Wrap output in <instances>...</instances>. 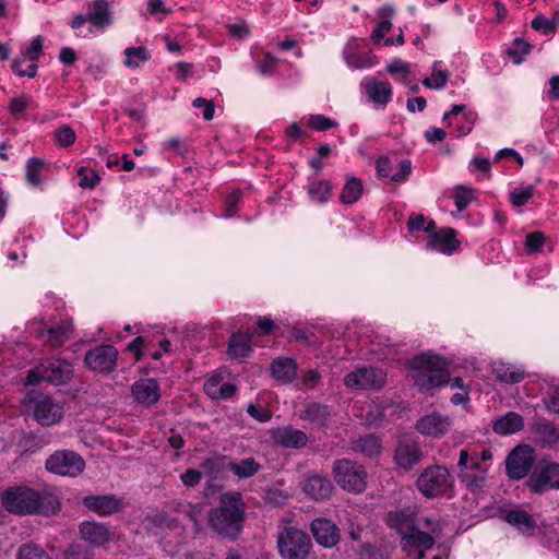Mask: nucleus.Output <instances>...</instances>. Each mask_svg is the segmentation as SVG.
<instances>
[{
  "mask_svg": "<svg viewBox=\"0 0 559 559\" xmlns=\"http://www.w3.org/2000/svg\"><path fill=\"white\" fill-rule=\"evenodd\" d=\"M2 507L15 515H53L61 509L58 497L46 489L29 486H10L1 493Z\"/></svg>",
  "mask_w": 559,
  "mask_h": 559,
  "instance_id": "nucleus-1",
  "label": "nucleus"
},
{
  "mask_svg": "<svg viewBox=\"0 0 559 559\" xmlns=\"http://www.w3.org/2000/svg\"><path fill=\"white\" fill-rule=\"evenodd\" d=\"M246 506L240 492L224 493L209 513V524L223 538L236 539L243 530Z\"/></svg>",
  "mask_w": 559,
  "mask_h": 559,
  "instance_id": "nucleus-2",
  "label": "nucleus"
},
{
  "mask_svg": "<svg viewBox=\"0 0 559 559\" xmlns=\"http://www.w3.org/2000/svg\"><path fill=\"white\" fill-rule=\"evenodd\" d=\"M408 366L414 371V384L421 392L443 386L449 382L448 364L439 355L431 353L417 355L409 360Z\"/></svg>",
  "mask_w": 559,
  "mask_h": 559,
  "instance_id": "nucleus-3",
  "label": "nucleus"
},
{
  "mask_svg": "<svg viewBox=\"0 0 559 559\" xmlns=\"http://www.w3.org/2000/svg\"><path fill=\"white\" fill-rule=\"evenodd\" d=\"M277 548L283 559H307L312 548V543L304 531L286 526L278 532Z\"/></svg>",
  "mask_w": 559,
  "mask_h": 559,
  "instance_id": "nucleus-4",
  "label": "nucleus"
},
{
  "mask_svg": "<svg viewBox=\"0 0 559 559\" xmlns=\"http://www.w3.org/2000/svg\"><path fill=\"white\" fill-rule=\"evenodd\" d=\"M418 490L427 498L445 495L453 485V477L443 465H431L423 471L417 479Z\"/></svg>",
  "mask_w": 559,
  "mask_h": 559,
  "instance_id": "nucleus-5",
  "label": "nucleus"
},
{
  "mask_svg": "<svg viewBox=\"0 0 559 559\" xmlns=\"http://www.w3.org/2000/svg\"><path fill=\"white\" fill-rule=\"evenodd\" d=\"M333 474L336 483L348 492L360 493L367 487V472L364 466L342 459L333 463Z\"/></svg>",
  "mask_w": 559,
  "mask_h": 559,
  "instance_id": "nucleus-6",
  "label": "nucleus"
},
{
  "mask_svg": "<svg viewBox=\"0 0 559 559\" xmlns=\"http://www.w3.org/2000/svg\"><path fill=\"white\" fill-rule=\"evenodd\" d=\"M45 467L49 473L56 475L76 477L83 473L85 462L80 454L72 450H57L47 457Z\"/></svg>",
  "mask_w": 559,
  "mask_h": 559,
  "instance_id": "nucleus-7",
  "label": "nucleus"
},
{
  "mask_svg": "<svg viewBox=\"0 0 559 559\" xmlns=\"http://www.w3.org/2000/svg\"><path fill=\"white\" fill-rule=\"evenodd\" d=\"M72 332V321L69 318L51 319L48 322L40 321L35 330V336L52 349L61 347Z\"/></svg>",
  "mask_w": 559,
  "mask_h": 559,
  "instance_id": "nucleus-8",
  "label": "nucleus"
},
{
  "mask_svg": "<svg viewBox=\"0 0 559 559\" xmlns=\"http://www.w3.org/2000/svg\"><path fill=\"white\" fill-rule=\"evenodd\" d=\"M536 461L535 450L527 444L516 445L506 459V473L512 480H520L531 475Z\"/></svg>",
  "mask_w": 559,
  "mask_h": 559,
  "instance_id": "nucleus-9",
  "label": "nucleus"
},
{
  "mask_svg": "<svg viewBox=\"0 0 559 559\" xmlns=\"http://www.w3.org/2000/svg\"><path fill=\"white\" fill-rule=\"evenodd\" d=\"M526 486L533 493L559 489V463L540 461L528 476Z\"/></svg>",
  "mask_w": 559,
  "mask_h": 559,
  "instance_id": "nucleus-10",
  "label": "nucleus"
},
{
  "mask_svg": "<svg viewBox=\"0 0 559 559\" xmlns=\"http://www.w3.org/2000/svg\"><path fill=\"white\" fill-rule=\"evenodd\" d=\"M119 352L110 344H100L85 353V366L100 374H109L117 369Z\"/></svg>",
  "mask_w": 559,
  "mask_h": 559,
  "instance_id": "nucleus-11",
  "label": "nucleus"
},
{
  "mask_svg": "<svg viewBox=\"0 0 559 559\" xmlns=\"http://www.w3.org/2000/svg\"><path fill=\"white\" fill-rule=\"evenodd\" d=\"M386 380V374L381 368L361 367L348 372L344 378V384L350 389L380 390Z\"/></svg>",
  "mask_w": 559,
  "mask_h": 559,
  "instance_id": "nucleus-12",
  "label": "nucleus"
},
{
  "mask_svg": "<svg viewBox=\"0 0 559 559\" xmlns=\"http://www.w3.org/2000/svg\"><path fill=\"white\" fill-rule=\"evenodd\" d=\"M39 369H43V377L45 381L53 385H63L71 381L74 374L72 365L61 358L50 357L39 365Z\"/></svg>",
  "mask_w": 559,
  "mask_h": 559,
  "instance_id": "nucleus-13",
  "label": "nucleus"
},
{
  "mask_svg": "<svg viewBox=\"0 0 559 559\" xmlns=\"http://www.w3.org/2000/svg\"><path fill=\"white\" fill-rule=\"evenodd\" d=\"M63 413V406L48 395H40L34 402V417L43 426L59 424Z\"/></svg>",
  "mask_w": 559,
  "mask_h": 559,
  "instance_id": "nucleus-14",
  "label": "nucleus"
},
{
  "mask_svg": "<svg viewBox=\"0 0 559 559\" xmlns=\"http://www.w3.org/2000/svg\"><path fill=\"white\" fill-rule=\"evenodd\" d=\"M423 455V451L417 441L411 438H402L395 447L393 459L400 468L409 471L415 465L419 464Z\"/></svg>",
  "mask_w": 559,
  "mask_h": 559,
  "instance_id": "nucleus-15",
  "label": "nucleus"
},
{
  "mask_svg": "<svg viewBox=\"0 0 559 559\" xmlns=\"http://www.w3.org/2000/svg\"><path fill=\"white\" fill-rule=\"evenodd\" d=\"M79 533L84 542L97 548L105 546L114 537V531L108 524L95 520L80 523Z\"/></svg>",
  "mask_w": 559,
  "mask_h": 559,
  "instance_id": "nucleus-16",
  "label": "nucleus"
},
{
  "mask_svg": "<svg viewBox=\"0 0 559 559\" xmlns=\"http://www.w3.org/2000/svg\"><path fill=\"white\" fill-rule=\"evenodd\" d=\"M82 504L99 516H109L123 509L122 498L116 495H90L83 498Z\"/></svg>",
  "mask_w": 559,
  "mask_h": 559,
  "instance_id": "nucleus-17",
  "label": "nucleus"
},
{
  "mask_svg": "<svg viewBox=\"0 0 559 559\" xmlns=\"http://www.w3.org/2000/svg\"><path fill=\"white\" fill-rule=\"evenodd\" d=\"M451 426V417L436 412L420 417L416 423V429L421 435L432 438H440L447 435Z\"/></svg>",
  "mask_w": 559,
  "mask_h": 559,
  "instance_id": "nucleus-18",
  "label": "nucleus"
},
{
  "mask_svg": "<svg viewBox=\"0 0 559 559\" xmlns=\"http://www.w3.org/2000/svg\"><path fill=\"white\" fill-rule=\"evenodd\" d=\"M457 231L452 227L433 230L428 236L427 248L440 251L443 254H452L461 247V241L456 238Z\"/></svg>",
  "mask_w": 559,
  "mask_h": 559,
  "instance_id": "nucleus-19",
  "label": "nucleus"
},
{
  "mask_svg": "<svg viewBox=\"0 0 559 559\" xmlns=\"http://www.w3.org/2000/svg\"><path fill=\"white\" fill-rule=\"evenodd\" d=\"M271 438L276 445L287 449H302L309 441L306 432L293 426L272 430Z\"/></svg>",
  "mask_w": 559,
  "mask_h": 559,
  "instance_id": "nucleus-20",
  "label": "nucleus"
},
{
  "mask_svg": "<svg viewBox=\"0 0 559 559\" xmlns=\"http://www.w3.org/2000/svg\"><path fill=\"white\" fill-rule=\"evenodd\" d=\"M134 400L146 407L156 404L160 397L159 383L153 378H145L135 381L131 386Z\"/></svg>",
  "mask_w": 559,
  "mask_h": 559,
  "instance_id": "nucleus-21",
  "label": "nucleus"
},
{
  "mask_svg": "<svg viewBox=\"0 0 559 559\" xmlns=\"http://www.w3.org/2000/svg\"><path fill=\"white\" fill-rule=\"evenodd\" d=\"M311 532L316 542L323 547H333L340 540L338 527L329 519L318 518L311 523Z\"/></svg>",
  "mask_w": 559,
  "mask_h": 559,
  "instance_id": "nucleus-22",
  "label": "nucleus"
},
{
  "mask_svg": "<svg viewBox=\"0 0 559 559\" xmlns=\"http://www.w3.org/2000/svg\"><path fill=\"white\" fill-rule=\"evenodd\" d=\"M331 406L320 402L307 403L299 414L301 420L308 421L313 428H325L331 419Z\"/></svg>",
  "mask_w": 559,
  "mask_h": 559,
  "instance_id": "nucleus-23",
  "label": "nucleus"
},
{
  "mask_svg": "<svg viewBox=\"0 0 559 559\" xmlns=\"http://www.w3.org/2000/svg\"><path fill=\"white\" fill-rule=\"evenodd\" d=\"M334 486L328 476L310 474L305 481L304 491L316 501H322L331 497Z\"/></svg>",
  "mask_w": 559,
  "mask_h": 559,
  "instance_id": "nucleus-24",
  "label": "nucleus"
},
{
  "mask_svg": "<svg viewBox=\"0 0 559 559\" xmlns=\"http://www.w3.org/2000/svg\"><path fill=\"white\" fill-rule=\"evenodd\" d=\"M435 538L427 532L420 531L417 525L401 538V548L409 557L417 549H432Z\"/></svg>",
  "mask_w": 559,
  "mask_h": 559,
  "instance_id": "nucleus-25",
  "label": "nucleus"
},
{
  "mask_svg": "<svg viewBox=\"0 0 559 559\" xmlns=\"http://www.w3.org/2000/svg\"><path fill=\"white\" fill-rule=\"evenodd\" d=\"M504 521L526 536H533L537 528L535 519L519 507L507 511Z\"/></svg>",
  "mask_w": 559,
  "mask_h": 559,
  "instance_id": "nucleus-26",
  "label": "nucleus"
},
{
  "mask_svg": "<svg viewBox=\"0 0 559 559\" xmlns=\"http://www.w3.org/2000/svg\"><path fill=\"white\" fill-rule=\"evenodd\" d=\"M386 524L402 537L416 526V515L402 509L390 511L386 515Z\"/></svg>",
  "mask_w": 559,
  "mask_h": 559,
  "instance_id": "nucleus-27",
  "label": "nucleus"
},
{
  "mask_svg": "<svg viewBox=\"0 0 559 559\" xmlns=\"http://www.w3.org/2000/svg\"><path fill=\"white\" fill-rule=\"evenodd\" d=\"M270 370L275 380L288 384L296 378L297 364L293 358L278 357L271 364Z\"/></svg>",
  "mask_w": 559,
  "mask_h": 559,
  "instance_id": "nucleus-28",
  "label": "nucleus"
},
{
  "mask_svg": "<svg viewBox=\"0 0 559 559\" xmlns=\"http://www.w3.org/2000/svg\"><path fill=\"white\" fill-rule=\"evenodd\" d=\"M492 372L497 380L507 384H516L526 377V372L522 367L503 361H495L492 364Z\"/></svg>",
  "mask_w": 559,
  "mask_h": 559,
  "instance_id": "nucleus-29",
  "label": "nucleus"
},
{
  "mask_svg": "<svg viewBox=\"0 0 559 559\" xmlns=\"http://www.w3.org/2000/svg\"><path fill=\"white\" fill-rule=\"evenodd\" d=\"M524 427L523 417L516 412H508L492 423V430L500 436L513 435Z\"/></svg>",
  "mask_w": 559,
  "mask_h": 559,
  "instance_id": "nucleus-30",
  "label": "nucleus"
},
{
  "mask_svg": "<svg viewBox=\"0 0 559 559\" xmlns=\"http://www.w3.org/2000/svg\"><path fill=\"white\" fill-rule=\"evenodd\" d=\"M252 335L249 333H234L228 341L227 354L235 359L246 358L251 352Z\"/></svg>",
  "mask_w": 559,
  "mask_h": 559,
  "instance_id": "nucleus-31",
  "label": "nucleus"
},
{
  "mask_svg": "<svg viewBox=\"0 0 559 559\" xmlns=\"http://www.w3.org/2000/svg\"><path fill=\"white\" fill-rule=\"evenodd\" d=\"M236 385L229 382L222 383L219 376H213L204 383V392L214 400H227L236 393Z\"/></svg>",
  "mask_w": 559,
  "mask_h": 559,
  "instance_id": "nucleus-32",
  "label": "nucleus"
},
{
  "mask_svg": "<svg viewBox=\"0 0 559 559\" xmlns=\"http://www.w3.org/2000/svg\"><path fill=\"white\" fill-rule=\"evenodd\" d=\"M366 93L371 102L385 106L392 98V86L389 82L371 79L366 83Z\"/></svg>",
  "mask_w": 559,
  "mask_h": 559,
  "instance_id": "nucleus-33",
  "label": "nucleus"
},
{
  "mask_svg": "<svg viewBox=\"0 0 559 559\" xmlns=\"http://www.w3.org/2000/svg\"><path fill=\"white\" fill-rule=\"evenodd\" d=\"M534 432L539 438L543 445L557 448L559 445V431L557 427L547 419L538 420L534 424Z\"/></svg>",
  "mask_w": 559,
  "mask_h": 559,
  "instance_id": "nucleus-34",
  "label": "nucleus"
},
{
  "mask_svg": "<svg viewBox=\"0 0 559 559\" xmlns=\"http://www.w3.org/2000/svg\"><path fill=\"white\" fill-rule=\"evenodd\" d=\"M364 192L362 181L352 175H346V181L340 195V201L343 204L356 203Z\"/></svg>",
  "mask_w": 559,
  "mask_h": 559,
  "instance_id": "nucleus-35",
  "label": "nucleus"
},
{
  "mask_svg": "<svg viewBox=\"0 0 559 559\" xmlns=\"http://www.w3.org/2000/svg\"><path fill=\"white\" fill-rule=\"evenodd\" d=\"M394 14V9L392 5H383L379 9L378 15L381 19L376 26V28L371 33V39L378 44L381 39L384 38L385 34H388L392 28L391 17Z\"/></svg>",
  "mask_w": 559,
  "mask_h": 559,
  "instance_id": "nucleus-36",
  "label": "nucleus"
},
{
  "mask_svg": "<svg viewBox=\"0 0 559 559\" xmlns=\"http://www.w3.org/2000/svg\"><path fill=\"white\" fill-rule=\"evenodd\" d=\"M228 469L239 479H246L254 476L261 469V465L254 457H246L238 462H230Z\"/></svg>",
  "mask_w": 559,
  "mask_h": 559,
  "instance_id": "nucleus-37",
  "label": "nucleus"
},
{
  "mask_svg": "<svg viewBox=\"0 0 559 559\" xmlns=\"http://www.w3.org/2000/svg\"><path fill=\"white\" fill-rule=\"evenodd\" d=\"M88 22L96 27H105L111 24L109 5L106 0H96L92 11L87 13Z\"/></svg>",
  "mask_w": 559,
  "mask_h": 559,
  "instance_id": "nucleus-38",
  "label": "nucleus"
},
{
  "mask_svg": "<svg viewBox=\"0 0 559 559\" xmlns=\"http://www.w3.org/2000/svg\"><path fill=\"white\" fill-rule=\"evenodd\" d=\"M486 469H483L480 473H472L461 468V472H457V477L471 492L475 493L483 491L486 487Z\"/></svg>",
  "mask_w": 559,
  "mask_h": 559,
  "instance_id": "nucleus-39",
  "label": "nucleus"
},
{
  "mask_svg": "<svg viewBox=\"0 0 559 559\" xmlns=\"http://www.w3.org/2000/svg\"><path fill=\"white\" fill-rule=\"evenodd\" d=\"M461 468L472 472V473H480L483 469L488 471L487 466H483L479 462V454L477 451H469L467 449H462L460 451L459 461H457V472H461Z\"/></svg>",
  "mask_w": 559,
  "mask_h": 559,
  "instance_id": "nucleus-40",
  "label": "nucleus"
},
{
  "mask_svg": "<svg viewBox=\"0 0 559 559\" xmlns=\"http://www.w3.org/2000/svg\"><path fill=\"white\" fill-rule=\"evenodd\" d=\"M123 53V64L129 69H136L151 58L148 50L144 46L128 47L124 49Z\"/></svg>",
  "mask_w": 559,
  "mask_h": 559,
  "instance_id": "nucleus-41",
  "label": "nucleus"
},
{
  "mask_svg": "<svg viewBox=\"0 0 559 559\" xmlns=\"http://www.w3.org/2000/svg\"><path fill=\"white\" fill-rule=\"evenodd\" d=\"M307 191L312 201L325 203L331 197L332 185L329 180L313 181L308 185Z\"/></svg>",
  "mask_w": 559,
  "mask_h": 559,
  "instance_id": "nucleus-42",
  "label": "nucleus"
},
{
  "mask_svg": "<svg viewBox=\"0 0 559 559\" xmlns=\"http://www.w3.org/2000/svg\"><path fill=\"white\" fill-rule=\"evenodd\" d=\"M407 229L411 234L423 230L431 235L436 229V223L424 214H411L407 221Z\"/></svg>",
  "mask_w": 559,
  "mask_h": 559,
  "instance_id": "nucleus-43",
  "label": "nucleus"
},
{
  "mask_svg": "<svg viewBox=\"0 0 559 559\" xmlns=\"http://www.w3.org/2000/svg\"><path fill=\"white\" fill-rule=\"evenodd\" d=\"M355 450L364 453L367 456H373L381 451V444L377 437L373 435H365L359 437L355 443Z\"/></svg>",
  "mask_w": 559,
  "mask_h": 559,
  "instance_id": "nucleus-44",
  "label": "nucleus"
},
{
  "mask_svg": "<svg viewBox=\"0 0 559 559\" xmlns=\"http://www.w3.org/2000/svg\"><path fill=\"white\" fill-rule=\"evenodd\" d=\"M440 61L435 62L431 78H426L423 80L424 86L435 90H441L445 86L450 73L447 70L440 69Z\"/></svg>",
  "mask_w": 559,
  "mask_h": 559,
  "instance_id": "nucleus-45",
  "label": "nucleus"
},
{
  "mask_svg": "<svg viewBox=\"0 0 559 559\" xmlns=\"http://www.w3.org/2000/svg\"><path fill=\"white\" fill-rule=\"evenodd\" d=\"M533 46L523 38H515L511 46L507 48V55L515 64L523 61L524 56L528 55Z\"/></svg>",
  "mask_w": 559,
  "mask_h": 559,
  "instance_id": "nucleus-46",
  "label": "nucleus"
},
{
  "mask_svg": "<svg viewBox=\"0 0 559 559\" xmlns=\"http://www.w3.org/2000/svg\"><path fill=\"white\" fill-rule=\"evenodd\" d=\"M44 166L45 160L39 157H31L26 162V179L32 186L36 187L41 182L40 174Z\"/></svg>",
  "mask_w": 559,
  "mask_h": 559,
  "instance_id": "nucleus-47",
  "label": "nucleus"
},
{
  "mask_svg": "<svg viewBox=\"0 0 559 559\" xmlns=\"http://www.w3.org/2000/svg\"><path fill=\"white\" fill-rule=\"evenodd\" d=\"M226 467L224 456L207 457L201 463V468L206 476L216 478Z\"/></svg>",
  "mask_w": 559,
  "mask_h": 559,
  "instance_id": "nucleus-48",
  "label": "nucleus"
},
{
  "mask_svg": "<svg viewBox=\"0 0 559 559\" xmlns=\"http://www.w3.org/2000/svg\"><path fill=\"white\" fill-rule=\"evenodd\" d=\"M17 559H51L39 546L33 544L22 545L17 552Z\"/></svg>",
  "mask_w": 559,
  "mask_h": 559,
  "instance_id": "nucleus-49",
  "label": "nucleus"
},
{
  "mask_svg": "<svg viewBox=\"0 0 559 559\" xmlns=\"http://www.w3.org/2000/svg\"><path fill=\"white\" fill-rule=\"evenodd\" d=\"M55 139L62 147L71 146L75 140V131L69 124H62L55 130Z\"/></svg>",
  "mask_w": 559,
  "mask_h": 559,
  "instance_id": "nucleus-50",
  "label": "nucleus"
},
{
  "mask_svg": "<svg viewBox=\"0 0 559 559\" xmlns=\"http://www.w3.org/2000/svg\"><path fill=\"white\" fill-rule=\"evenodd\" d=\"M453 199L456 210L463 212L473 201V189L465 186H457Z\"/></svg>",
  "mask_w": 559,
  "mask_h": 559,
  "instance_id": "nucleus-51",
  "label": "nucleus"
},
{
  "mask_svg": "<svg viewBox=\"0 0 559 559\" xmlns=\"http://www.w3.org/2000/svg\"><path fill=\"white\" fill-rule=\"evenodd\" d=\"M533 29L542 32L544 35H554L557 31L555 20L546 19L543 14L536 15L531 22Z\"/></svg>",
  "mask_w": 559,
  "mask_h": 559,
  "instance_id": "nucleus-52",
  "label": "nucleus"
},
{
  "mask_svg": "<svg viewBox=\"0 0 559 559\" xmlns=\"http://www.w3.org/2000/svg\"><path fill=\"white\" fill-rule=\"evenodd\" d=\"M277 66H278V58H276L275 56H273L270 52H264L262 59L258 60V62H257L258 71L262 75L274 74Z\"/></svg>",
  "mask_w": 559,
  "mask_h": 559,
  "instance_id": "nucleus-53",
  "label": "nucleus"
},
{
  "mask_svg": "<svg viewBox=\"0 0 559 559\" xmlns=\"http://www.w3.org/2000/svg\"><path fill=\"white\" fill-rule=\"evenodd\" d=\"M242 192L240 190H235L230 194H228L224 202V212L223 216L226 218L233 217L236 215L238 211V203L241 198Z\"/></svg>",
  "mask_w": 559,
  "mask_h": 559,
  "instance_id": "nucleus-54",
  "label": "nucleus"
},
{
  "mask_svg": "<svg viewBox=\"0 0 559 559\" xmlns=\"http://www.w3.org/2000/svg\"><path fill=\"white\" fill-rule=\"evenodd\" d=\"M534 187L527 186L522 189H515L510 193V201L514 206H522L533 197Z\"/></svg>",
  "mask_w": 559,
  "mask_h": 559,
  "instance_id": "nucleus-55",
  "label": "nucleus"
},
{
  "mask_svg": "<svg viewBox=\"0 0 559 559\" xmlns=\"http://www.w3.org/2000/svg\"><path fill=\"white\" fill-rule=\"evenodd\" d=\"M78 176L80 177L79 185L83 189H93L100 181V177L97 171L92 170L90 174H87L84 167H81L78 170Z\"/></svg>",
  "mask_w": 559,
  "mask_h": 559,
  "instance_id": "nucleus-56",
  "label": "nucleus"
},
{
  "mask_svg": "<svg viewBox=\"0 0 559 559\" xmlns=\"http://www.w3.org/2000/svg\"><path fill=\"white\" fill-rule=\"evenodd\" d=\"M546 241L545 235L542 231H533L525 237V247L528 252H538Z\"/></svg>",
  "mask_w": 559,
  "mask_h": 559,
  "instance_id": "nucleus-57",
  "label": "nucleus"
},
{
  "mask_svg": "<svg viewBox=\"0 0 559 559\" xmlns=\"http://www.w3.org/2000/svg\"><path fill=\"white\" fill-rule=\"evenodd\" d=\"M182 507L181 512L194 524L195 531L200 530V516L202 513V507L199 503H179Z\"/></svg>",
  "mask_w": 559,
  "mask_h": 559,
  "instance_id": "nucleus-58",
  "label": "nucleus"
},
{
  "mask_svg": "<svg viewBox=\"0 0 559 559\" xmlns=\"http://www.w3.org/2000/svg\"><path fill=\"white\" fill-rule=\"evenodd\" d=\"M43 53V38L36 36L32 39L29 46L23 51V56L28 58L32 62H36Z\"/></svg>",
  "mask_w": 559,
  "mask_h": 559,
  "instance_id": "nucleus-59",
  "label": "nucleus"
},
{
  "mask_svg": "<svg viewBox=\"0 0 559 559\" xmlns=\"http://www.w3.org/2000/svg\"><path fill=\"white\" fill-rule=\"evenodd\" d=\"M309 126L318 131H326L336 126V122L323 115H312L309 118Z\"/></svg>",
  "mask_w": 559,
  "mask_h": 559,
  "instance_id": "nucleus-60",
  "label": "nucleus"
},
{
  "mask_svg": "<svg viewBox=\"0 0 559 559\" xmlns=\"http://www.w3.org/2000/svg\"><path fill=\"white\" fill-rule=\"evenodd\" d=\"M193 107L201 108L203 110V118L207 121L212 120L214 118L215 114V106L212 100H207L203 97H198L192 103Z\"/></svg>",
  "mask_w": 559,
  "mask_h": 559,
  "instance_id": "nucleus-61",
  "label": "nucleus"
},
{
  "mask_svg": "<svg viewBox=\"0 0 559 559\" xmlns=\"http://www.w3.org/2000/svg\"><path fill=\"white\" fill-rule=\"evenodd\" d=\"M180 479L186 487H195L202 479V473L198 469H187L180 475Z\"/></svg>",
  "mask_w": 559,
  "mask_h": 559,
  "instance_id": "nucleus-62",
  "label": "nucleus"
},
{
  "mask_svg": "<svg viewBox=\"0 0 559 559\" xmlns=\"http://www.w3.org/2000/svg\"><path fill=\"white\" fill-rule=\"evenodd\" d=\"M28 103H29V99L24 95L15 97V98L11 99V102L9 104V111L13 116H17L27 109Z\"/></svg>",
  "mask_w": 559,
  "mask_h": 559,
  "instance_id": "nucleus-63",
  "label": "nucleus"
},
{
  "mask_svg": "<svg viewBox=\"0 0 559 559\" xmlns=\"http://www.w3.org/2000/svg\"><path fill=\"white\" fill-rule=\"evenodd\" d=\"M546 408L555 414H559V388H556L547 397L544 399Z\"/></svg>",
  "mask_w": 559,
  "mask_h": 559,
  "instance_id": "nucleus-64",
  "label": "nucleus"
}]
</instances>
